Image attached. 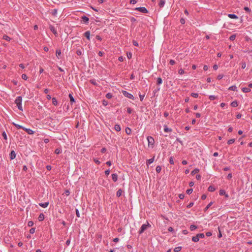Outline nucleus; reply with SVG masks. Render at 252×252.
Returning <instances> with one entry per match:
<instances>
[{
    "label": "nucleus",
    "mask_w": 252,
    "mask_h": 252,
    "mask_svg": "<svg viewBox=\"0 0 252 252\" xmlns=\"http://www.w3.org/2000/svg\"><path fill=\"white\" fill-rule=\"evenodd\" d=\"M22 101V97L21 96H17L15 100V103L16 104V105L18 109L20 110V111H23Z\"/></svg>",
    "instance_id": "nucleus-1"
},
{
    "label": "nucleus",
    "mask_w": 252,
    "mask_h": 252,
    "mask_svg": "<svg viewBox=\"0 0 252 252\" xmlns=\"http://www.w3.org/2000/svg\"><path fill=\"white\" fill-rule=\"evenodd\" d=\"M151 227V225L147 221V223L146 224H143L142 225V226H141L139 231H138V233L139 234H141L142 233H143L149 227Z\"/></svg>",
    "instance_id": "nucleus-2"
},
{
    "label": "nucleus",
    "mask_w": 252,
    "mask_h": 252,
    "mask_svg": "<svg viewBox=\"0 0 252 252\" xmlns=\"http://www.w3.org/2000/svg\"><path fill=\"white\" fill-rule=\"evenodd\" d=\"M122 93L123 95L129 99H134L133 95L126 91H123Z\"/></svg>",
    "instance_id": "nucleus-3"
},
{
    "label": "nucleus",
    "mask_w": 252,
    "mask_h": 252,
    "mask_svg": "<svg viewBox=\"0 0 252 252\" xmlns=\"http://www.w3.org/2000/svg\"><path fill=\"white\" fill-rule=\"evenodd\" d=\"M135 10L143 13H147L148 12V10L144 7H136L135 8Z\"/></svg>",
    "instance_id": "nucleus-4"
},
{
    "label": "nucleus",
    "mask_w": 252,
    "mask_h": 252,
    "mask_svg": "<svg viewBox=\"0 0 252 252\" xmlns=\"http://www.w3.org/2000/svg\"><path fill=\"white\" fill-rule=\"evenodd\" d=\"M147 140L148 142L149 145H151L152 146L154 145V143H155V140H154V139L153 138V137L149 136L147 137Z\"/></svg>",
    "instance_id": "nucleus-5"
},
{
    "label": "nucleus",
    "mask_w": 252,
    "mask_h": 252,
    "mask_svg": "<svg viewBox=\"0 0 252 252\" xmlns=\"http://www.w3.org/2000/svg\"><path fill=\"white\" fill-rule=\"evenodd\" d=\"M16 153L14 150L11 151L9 154V158L10 160L14 159L16 158Z\"/></svg>",
    "instance_id": "nucleus-6"
},
{
    "label": "nucleus",
    "mask_w": 252,
    "mask_h": 252,
    "mask_svg": "<svg viewBox=\"0 0 252 252\" xmlns=\"http://www.w3.org/2000/svg\"><path fill=\"white\" fill-rule=\"evenodd\" d=\"M23 130L26 131L29 134H33L34 133L32 130L30 128H27L25 127H24Z\"/></svg>",
    "instance_id": "nucleus-7"
},
{
    "label": "nucleus",
    "mask_w": 252,
    "mask_h": 252,
    "mask_svg": "<svg viewBox=\"0 0 252 252\" xmlns=\"http://www.w3.org/2000/svg\"><path fill=\"white\" fill-rule=\"evenodd\" d=\"M49 203V202L40 203H39V205L42 208H46L48 206Z\"/></svg>",
    "instance_id": "nucleus-8"
},
{
    "label": "nucleus",
    "mask_w": 252,
    "mask_h": 252,
    "mask_svg": "<svg viewBox=\"0 0 252 252\" xmlns=\"http://www.w3.org/2000/svg\"><path fill=\"white\" fill-rule=\"evenodd\" d=\"M228 17L231 19H237L238 18V17L234 14H228Z\"/></svg>",
    "instance_id": "nucleus-9"
},
{
    "label": "nucleus",
    "mask_w": 252,
    "mask_h": 252,
    "mask_svg": "<svg viewBox=\"0 0 252 252\" xmlns=\"http://www.w3.org/2000/svg\"><path fill=\"white\" fill-rule=\"evenodd\" d=\"M112 178L114 182H116L118 180V175L116 173L112 174Z\"/></svg>",
    "instance_id": "nucleus-10"
},
{
    "label": "nucleus",
    "mask_w": 252,
    "mask_h": 252,
    "mask_svg": "<svg viewBox=\"0 0 252 252\" xmlns=\"http://www.w3.org/2000/svg\"><path fill=\"white\" fill-rule=\"evenodd\" d=\"M164 131L165 132H169L172 131L171 128H168L166 125H164Z\"/></svg>",
    "instance_id": "nucleus-11"
},
{
    "label": "nucleus",
    "mask_w": 252,
    "mask_h": 252,
    "mask_svg": "<svg viewBox=\"0 0 252 252\" xmlns=\"http://www.w3.org/2000/svg\"><path fill=\"white\" fill-rule=\"evenodd\" d=\"M82 21L85 23H88L89 22V19L88 17H87V16H83L82 17Z\"/></svg>",
    "instance_id": "nucleus-12"
},
{
    "label": "nucleus",
    "mask_w": 252,
    "mask_h": 252,
    "mask_svg": "<svg viewBox=\"0 0 252 252\" xmlns=\"http://www.w3.org/2000/svg\"><path fill=\"white\" fill-rule=\"evenodd\" d=\"M50 29L51 31L55 34L56 35L57 34V32L56 30L55 29V27L53 26H50Z\"/></svg>",
    "instance_id": "nucleus-13"
},
{
    "label": "nucleus",
    "mask_w": 252,
    "mask_h": 252,
    "mask_svg": "<svg viewBox=\"0 0 252 252\" xmlns=\"http://www.w3.org/2000/svg\"><path fill=\"white\" fill-rule=\"evenodd\" d=\"M84 36L88 39L90 40V31H87L84 33Z\"/></svg>",
    "instance_id": "nucleus-14"
},
{
    "label": "nucleus",
    "mask_w": 252,
    "mask_h": 252,
    "mask_svg": "<svg viewBox=\"0 0 252 252\" xmlns=\"http://www.w3.org/2000/svg\"><path fill=\"white\" fill-rule=\"evenodd\" d=\"M68 96L70 99V103L72 105L74 102H75V99H74V97H73L72 95L70 94H69Z\"/></svg>",
    "instance_id": "nucleus-15"
},
{
    "label": "nucleus",
    "mask_w": 252,
    "mask_h": 252,
    "mask_svg": "<svg viewBox=\"0 0 252 252\" xmlns=\"http://www.w3.org/2000/svg\"><path fill=\"white\" fill-rule=\"evenodd\" d=\"M154 157L147 160L146 164H147V166H148L149 164L152 163L154 162Z\"/></svg>",
    "instance_id": "nucleus-16"
},
{
    "label": "nucleus",
    "mask_w": 252,
    "mask_h": 252,
    "mask_svg": "<svg viewBox=\"0 0 252 252\" xmlns=\"http://www.w3.org/2000/svg\"><path fill=\"white\" fill-rule=\"evenodd\" d=\"M114 129L116 131H121V126L120 125H118V124H116L114 126Z\"/></svg>",
    "instance_id": "nucleus-17"
},
{
    "label": "nucleus",
    "mask_w": 252,
    "mask_h": 252,
    "mask_svg": "<svg viewBox=\"0 0 252 252\" xmlns=\"http://www.w3.org/2000/svg\"><path fill=\"white\" fill-rule=\"evenodd\" d=\"M12 125H14L17 129H23L24 128V126H22L19 125L18 124H15L14 123H12Z\"/></svg>",
    "instance_id": "nucleus-18"
},
{
    "label": "nucleus",
    "mask_w": 252,
    "mask_h": 252,
    "mask_svg": "<svg viewBox=\"0 0 252 252\" xmlns=\"http://www.w3.org/2000/svg\"><path fill=\"white\" fill-rule=\"evenodd\" d=\"M165 0H160L158 5L160 8L164 6L165 4Z\"/></svg>",
    "instance_id": "nucleus-19"
},
{
    "label": "nucleus",
    "mask_w": 252,
    "mask_h": 252,
    "mask_svg": "<svg viewBox=\"0 0 252 252\" xmlns=\"http://www.w3.org/2000/svg\"><path fill=\"white\" fill-rule=\"evenodd\" d=\"M83 52H84V49H77L76 51V54L78 56H81L83 54Z\"/></svg>",
    "instance_id": "nucleus-20"
},
{
    "label": "nucleus",
    "mask_w": 252,
    "mask_h": 252,
    "mask_svg": "<svg viewBox=\"0 0 252 252\" xmlns=\"http://www.w3.org/2000/svg\"><path fill=\"white\" fill-rule=\"evenodd\" d=\"M215 189V188L213 186H210L208 188V190L210 192L214 191Z\"/></svg>",
    "instance_id": "nucleus-21"
},
{
    "label": "nucleus",
    "mask_w": 252,
    "mask_h": 252,
    "mask_svg": "<svg viewBox=\"0 0 252 252\" xmlns=\"http://www.w3.org/2000/svg\"><path fill=\"white\" fill-rule=\"evenodd\" d=\"M162 83V79H161V77H158L157 78V84L158 85H160V84H161Z\"/></svg>",
    "instance_id": "nucleus-22"
},
{
    "label": "nucleus",
    "mask_w": 252,
    "mask_h": 252,
    "mask_svg": "<svg viewBox=\"0 0 252 252\" xmlns=\"http://www.w3.org/2000/svg\"><path fill=\"white\" fill-rule=\"evenodd\" d=\"M191 240L194 242H197L199 240V239L198 238V236L197 235H196L195 236H193L191 238Z\"/></svg>",
    "instance_id": "nucleus-23"
},
{
    "label": "nucleus",
    "mask_w": 252,
    "mask_h": 252,
    "mask_svg": "<svg viewBox=\"0 0 252 252\" xmlns=\"http://www.w3.org/2000/svg\"><path fill=\"white\" fill-rule=\"evenodd\" d=\"M89 81L91 84H93L94 86L98 85V84L97 83L96 80L94 79H91V80H90Z\"/></svg>",
    "instance_id": "nucleus-24"
},
{
    "label": "nucleus",
    "mask_w": 252,
    "mask_h": 252,
    "mask_svg": "<svg viewBox=\"0 0 252 252\" xmlns=\"http://www.w3.org/2000/svg\"><path fill=\"white\" fill-rule=\"evenodd\" d=\"M125 131L127 135H130L131 132V130L129 127H127L125 129Z\"/></svg>",
    "instance_id": "nucleus-25"
},
{
    "label": "nucleus",
    "mask_w": 252,
    "mask_h": 252,
    "mask_svg": "<svg viewBox=\"0 0 252 252\" xmlns=\"http://www.w3.org/2000/svg\"><path fill=\"white\" fill-rule=\"evenodd\" d=\"M122 190L121 189H118V190L116 192V196L118 197H120L122 195Z\"/></svg>",
    "instance_id": "nucleus-26"
},
{
    "label": "nucleus",
    "mask_w": 252,
    "mask_h": 252,
    "mask_svg": "<svg viewBox=\"0 0 252 252\" xmlns=\"http://www.w3.org/2000/svg\"><path fill=\"white\" fill-rule=\"evenodd\" d=\"M238 102L237 101L235 100V101H232L231 103V106L232 107H236L238 106Z\"/></svg>",
    "instance_id": "nucleus-27"
},
{
    "label": "nucleus",
    "mask_w": 252,
    "mask_h": 252,
    "mask_svg": "<svg viewBox=\"0 0 252 252\" xmlns=\"http://www.w3.org/2000/svg\"><path fill=\"white\" fill-rule=\"evenodd\" d=\"M44 219V215L43 213L40 214L38 217V220L39 221H42Z\"/></svg>",
    "instance_id": "nucleus-28"
},
{
    "label": "nucleus",
    "mask_w": 252,
    "mask_h": 252,
    "mask_svg": "<svg viewBox=\"0 0 252 252\" xmlns=\"http://www.w3.org/2000/svg\"><path fill=\"white\" fill-rule=\"evenodd\" d=\"M52 103L55 106H57L58 105V101L55 97L52 98Z\"/></svg>",
    "instance_id": "nucleus-29"
},
{
    "label": "nucleus",
    "mask_w": 252,
    "mask_h": 252,
    "mask_svg": "<svg viewBox=\"0 0 252 252\" xmlns=\"http://www.w3.org/2000/svg\"><path fill=\"white\" fill-rule=\"evenodd\" d=\"M242 91L244 93H249L251 91V89L249 88H243Z\"/></svg>",
    "instance_id": "nucleus-30"
},
{
    "label": "nucleus",
    "mask_w": 252,
    "mask_h": 252,
    "mask_svg": "<svg viewBox=\"0 0 252 252\" xmlns=\"http://www.w3.org/2000/svg\"><path fill=\"white\" fill-rule=\"evenodd\" d=\"M161 167L159 165H158L156 167V172L158 173H159L160 171H161Z\"/></svg>",
    "instance_id": "nucleus-31"
},
{
    "label": "nucleus",
    "mask_w": 252,
    "mask_h": 252,
    "mask_svg": "<svg viewBox=\"0 0 252 252\" xmlns=\"http://www.w3.org/2000/svg\"><path fill=\"white\" fill-rule=\"evenodd\" d=\"M213 204V202L209 203L204 209V211H206Z\"/></svg>",
    "instance_id": "nucleus-32"
},
{
    "label": "nucleus",
    "mask_w": 252,
    "mask_h": 252,
    "mask_svg": "<svg viewBox=\"0 0 252 252\" xmlns=\"http://www.w3.org/2000/svg\"><path fill=\"white\" fill-rule=\"evenodd\" d=\"M197 228V226L195 225H193V224H192L190 226V229L191 231H193L195 229H196Z\"/></svg>",
    "instance_id": "nucleus-33"
},
{
    "label": "nucleus",
    "mask_w": 252,
    "mask_h": 252,
    "mask_svg": "<svg viewBox=\"0 0 252 252\" xmlns=\"http://www.w3.org/2000/svg\"><path fill=\"white\" fill-rule=\"evenodd\" d=\"M199 169H198L196 168V169H194L193 170H192V171H191V174L192 175H195V174L197 173L198 172H199Z\"/></svg>",
    "instance_id": "nucleus-34"
},
{
    "label": "nucleus",
    "mask_w": 252,
    "mask_h": 252,
    "mask_svg": "<svg viewBox=\"0 0 252 252\" xmlns=\"http://www.w3.org/2000/svg\"><path fill=\"white\" fill-rule=\"evenodd\" d=\"M181 249H182L181 247H177L175 248V249H174V252H179L181 250Z\"/></svg>",
    "instance_id": "nucleus-35"
},
{
    "label": "nucleus",
    "mask_w": 252,
    "mask_h": 252,
    "mask_svg": "<svg viewBox=\"0 0 252 252\" xmlns=\"http://www.w3.org/2000/svg\"><path fill=\"white\" fill-rule=\"evenodd\" d=\"M236 89H237V87L235 86H232L230 87L228 89V90H231V91H236L237 90Z\"/></svg>",
    "instance_id": "nucleus-36"
},
{
    "label": "nucleus",
    "mask_w": 252,
    "mask_h": 252,
    "mask_svg": "<svg viewBox=\"0 0 252 252\" xmlns=\"http://www.w3.org/2000/svg\"><path fill=\"white\" fill-rule=\"evenodd\" d=\"M57 11H58V10L57 9H53L51 12L52 15L56 16L57 14Z\"/></svg>",
    "instance_id": "nucleus-37"
},
{
    "label": "nucleus",
    "mask_w": 252,
    "mask_h": 252,
    "mask_svg": "<svg viewBox=\"0 0 252 252\" xmlns=\"http://www.w3.org/2000/svg\"><path fill=\"white\" fill-rule=\"evenodd\" d=\"M198 236V238H203L205 237V235L203 233H198L196 235Z\"/></svg>",
    "instance_id": "nucleus-38"
},
{
    "label": "nucleus",
    "mask_w": 252,
    "mask_h": 252,
    "mask_svg": "<svg viewBox=\"0 0 252 252\" xmlns=\"http://www.w3.org/2000/svg\"><path fill=\"white\" fill-rule=\"evenodd\" d=\"M61 50H60V49L57 50H56V55L58 59H59V56L61 55Z\"/></svg>",
    "instance_id": "nucleus-39"
},
{
    "label": "nucleus",
    "mask_w": 252,
    "mask_h": 252,
    "mask_svg": "<svg viewBox=\"0 0 252 252\" xmlns=\"http://www.w3.org/2000/svg\"><path fill=\"white\" fill-rule=\"evenodd\" d=\"M3 39H5V40H6L7 41H10V39H11V38L8 36H7L6 35H4L3 36Z\"/></svg>",
    "instance_id": "nucleus-40"
},
{
    "label": "nucleus",
    "mask_w": 252,
    "mask_h": 252,
    "mask_svg": "<svg viewBox=\"0 0 252 252\" xmlns=\"http://www.w3.org/2000/svg\"><path fill=\"white\" fill-rule=\"evenodd\" d=\"M169 163L171 164H174V158L173 157H170L169 158Z\"/></svg>",
    "instance_id": "nucleus-41"
},
{
    "label": "nucleus",
    "mask_w": 252,
    "mask_h": 252,
    "mask_svg": "<svg viewBox=\"0 0 252 252\" xmlns=\"http://www.w3.org/2000/svg\"><path fill=\"white\" fill-rule=\"evenodd\" d=\"M235 142V139H231L227 141V144L230 145L233 144Z\"/></svg>",
    "instance_id": "nucleus-42"
},
{
    "label": "nucleus",
    "mask_w": 252,
    "mask_h": 252,
    "mask_svg": "<svg viewBox=\"0 0 252 252\" xmlns=\"http://www.w3.org/2000/svg\"><path fill=\"white\" fill-rule=\"evenodd\" d=\"M236 38V35L235 34H232L231 35L230 37H229V39L231 41H233Z\"/></svg>",
    "instance_id": "nucleus-43"
},
{
    "label": "nucleus",
    "mask_w": 252,
    "mask_h": 252,
    "mask_svg": "<svg viewBox=\"0 0 252 252\" xmlns=\"http://www.w3.org/2000/svg\"><path fill=\"white\" fill-rule=\"evenodd\" d=\"M217 97L214 95H210L209 98L210 100H214L216 99Z\"/></svg>",
    "instance_id": "nucleus-44"
},
{
    "label": "nucleus",
    "mask_w": 252,
    "mask_h": 252,
    "mask_svg": "<svg viewBox=\"0 0 252 252\" xmlns=\"http://www.w3.org/2000/svg\"><path fill=\"white\" fill-rule=\"evenodd\" d=\"M106 97L108 99H110L112 97V94L110 93H107L106 95Z\"/></svg>",
    "instance_id": "nucleus-45"
},
{
    "label": "nucleus",
    "mask_w": 252,
    "mask_h": 252,
    "mask_svg": "<svg viewBox=\"0 0 252 252\" xmlns=\"http://www.w3.org/2000/svg\"><path fill=\"white\" fill-rule=\"evenodd\" d=\"M225 193V191L223 189H220L219 192L220 195H224Z\"/></svg>",
    "instance_id": "nucleus-46"
},
{
    "label": "nucleus",
    "mask_w": 252,
    "mask_h": 252,
    "mask_svg": "<svg viewBox=\"0 0 252 252\" xmlns=\"http://www.w3.org/2000/svg\"><path fill=\"white\" fill-rule=\"evenodd\" d=\"M190 95L193 97L197 98L198 96V94L197 93H192L190 94Z\"/></svg>",
    "instance_id": "nucleus-47"
},
{
    "label": "nucleus",
    "mask_w": 252,
    "mask_h": 252,
    "mask_svg": "<svg viewBox=\"0 0 252 252\" xmlns=\"http://www.w3.org/2000/svg\"><path fill=\"white\" fill-rule=\"evenodd\" d=\"M246 67V63L245 62H242L241 63V67L243 69H245Z\"/></svg>",
    "instance_id": "nucleus-48"
},
{
    "label": "nucleus",
    "mask_w": 252,
    "mask_h": 252,
    "mask_svg": "<svg viewBox=\"0 0 252 252\" xmlns=\"http://www.w3.org/2000/svg\"><path fill=\"white\" fill-rule=\"evenodd\" d=\"M55 154L58 155V154H59L60 153H61V150L60 149H59V148H57L55 150Z\"/></svg>",
    "instance_id": "nucleus-49"
},
{
    "label": "nucleus",
    "mask_w": 252,
    "mask_h": 252,
    "mask_svg": "<svg viewBox=\"0 0 252 252\" xmlns=\"http://www.w3.org/2000/svg\"><path fill=\"white\" fill-rule=\"evenodd\" d=\"M22 77V78L23 79V80H27L28 79V77L27 76V75L25 74H23L21 76Z\"/></svg>",
    "instance_id": "nucleus-50"
},
{
    "label": "nucleus",
    "mask_w": 252,
    "mask_h": 252,
    "mask_svg": "<svg viewBox=\"0 0 252 252\" xmlns=\"http://www.w3.org/2000/svg\"><path fill=\"white\" fill-rule=\"evenodd\" d=\"M192 191L193 190L192 189H189L187 190L186 192L187 194H190L192 192Z\"/></svg>",
    "instance_id": "nucleus-51"
},
{
    "label": "nucleus",
    "mask_w": 252,
    "mask_h": 252,
    "mask_svg": "<svg viewBox=\"0 0 252 252\" xmlns=\"http://www.w3.org/2000/svg\"><path fill=\"white\" fill-rule=\"evenodd\" d=\"M2 136L5 140H7V135L5 131L2 133Z\"/></svg>",
    "instance_id": "nucleus-52"
},
{
    "label": "nucleus",
    "mask_w": 252,
    "mask_h": 252,
    "mask_svg": "<svg viewBox=\"0 0 252 252\" xmlns=\"http://www.w3.org/2000/svg\"><path fill=\"white\" fill-rule=\"evenodd\" d=\"M70 241H71V237L70 236L69 239L68 240H67V241H66V243H65V244L67 246H69L70 245Z\"/></svg>",
    "instance_id": "nucleus-53"
},
{
    "label": "nucleus",
    "mask_w": 252,
    "mask_h": 252,
    "mask_svg": "<svg viewBox=\"0 0 252 252\" xmlns=\"http://www.w3.org/2000/svg\"><path fill=\"white\" fill-rule=\"evenodd\" d=\"M244 9L246 12L248 13H250L251 12V10L248 7H245Z\"/></svg>",
    "instance_id": "nucleus-54"
},
{
    "label": "nucleus",
    "mask_w": 252,
    "mask_h": 252,
    "mask_svg": "<svg viewBox=\"0 0 252 252\" xmlns=\"http://www.w3.org/2000/svg\"><path fill=\"white\" fill-rule=\"evenodd\" d=\"M35 228L34 227L31 228L30 230V233L31 234H33L35 232Z\"/></svg>",
    "instance_id": "nucleus-55"
},
{
    "label": "nucleus",
    "mask_w": 252,
    "mask_h": 252,
    "mask_svg": "<svg viewBox=\"0 0 252 252\" xmlns=\"http://www.w3.org/2000/svg\"><path fill=\"white\" fill-rule=\"evenodd\" d=\"M33 222L32 221H29L28 223V226L31 227L33 225Z\"/></svg>",
    "instance_id": "nucleus-56"
},
{
    "label": "nucleus",
    "mask_w": 252,
    "mask_h": 252,
    "mask_svg": "<svg viewBox=\"0 0 252 252\" xmlns=\"http://www.w3.org/2000/svg\"><path fill=\"white\" fill-rule=\"evenodd\" d=\"M75 212H76V215L77 217L80 218V213H79L78 209H76Z\"/></svg>",
    "instance_id": "nucleus-57"
},
{
    "label": "nucleus",
    "mask_w": 252,
    "mask_h": 252,
    "mask_svg": "<svg viewBox=\"0 0 252 252\" xmlns=\"http://www.w3.org/2000/svg\"><path fill=\"white\" fill-rule=\"evenodd\" d=\"M178 73L180 75H182V74H183L185 73V71H184V70L183 69L181 68V69H180L179 70Z\"/></svg>",
    "instance_id": "nucleus-58"
},
{
    "label": "nucleus",
    "mask_w": 252,
    "mask_h": 252,
    "mask_svg": "<svg viewBox=\"0 0 252 252\" xmlns=\"http://www.w3.org/2000/svg\"><path fill=\"white\" fill-rule=\"evenodd\" d=\"M94 161L97 164H100V161H99V160L97 158H94Z\"/></svg>",
    "instance_id": "nucleus-59"
},
{
    "label": "nucleus",
    "mask_w": 252,
    "mask_h": 252,
    "mask_svg": "<svg viewBox=\"0 0 252 252\" xmlns=\"http://www.w3.org/2000/svg\"><path fill=\"white\" fill-rule=\"evenodd\" d=\"M145 96V94H139V97H140V101H142L143 99H144V97Z\"/></svg>",
    "instance_id": "nucleus-60"
},
{
    "label": "nucleus",
    "mask_w": 252,
    "mask_h": 252,
    "mask_svg": "<svg viewBox=\"0 0 252 252\" xmlns=\"http://www.w3.org/2000/svg\"><path fill=\"white\" fill-rule=\"evenodd\" d=\"M132 43H133V45L135 46H138V42L135 41V40H133L132 41Z\"/></svg>",
    "instance_id": "nucleus-61"
},
{
    "label": "nucleus",
    "mask_w": 252,
    "mask_h": 252,
    "mask_svg": "<svg viewBox=\"0 0 252 252\" xmlns=\"http://www.w3.org/2000/svg\"><path fill=\"white\" fill-rule=\"evenodd\" d=\"M179 197L180 199H183L185 197V194H180L179 195Z\"/></svg>",
    "instance_id": "nucleus-62"
},
{
    "label": "nucleus",
    "mask_w": 252,
    "mask_h": 252,
    "mask_svg": "<svg viewBox=\"0 0 252 252\" xmlns=\"http://www.w3.org/2000/svg\"><path fill=\"white\" fill-rule=\"evenodd\" d=\"M193 202H190L187 206L188 208H191L193 205Z\"/></svg>",
    "instance_id": "nucleus-63"
},
{
    "label": "nucleus",
    "mask_w": 252,
    "mask_h": 252,
    "mask_svg": "<svg viewBox=\"0 0 252 252\" xmlns=\"http://www.w3.org/2000/svg\"><path fill=\"white\" fill-rule=\"evenodd\" d=\"M223 75H222V74H219L218 76V77H217V79L218 80H220V79H221L223 78Z\"/></svg>",
    "instance_id": "nucleus-64"
}]
</instances>
